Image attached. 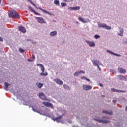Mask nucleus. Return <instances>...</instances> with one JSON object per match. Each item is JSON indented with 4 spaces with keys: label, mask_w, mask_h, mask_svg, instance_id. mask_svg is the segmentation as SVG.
<instances>
[{
    "label": "nucleus",
    "mask_w": 127,
    "mask_h": 127,
    "mask_svg": "<svg viewBox=\"0 0 127 127\" xmlns=\"http://www.w3.org/2000/svg\"><path fill=\"white\" fill-rule=\"evenodd\" d=\"M98 69H99V71H101V68H100V66H99V65L97 66Z\"/></svg>",
    "instance_id": "nucleus-40"
},
{
    "label": "nucleus",
    "mask_w": 127,
    "mask_h": 127,
    "mask_svg": "<svg viewBox=\"0 0 127 127\" xmlns=\"http://www.w3.org/2000/svg\"><path fill=\"white\" fill-rule=\"evenodd\" d=\"M118 78H119V80H121L122 81H124V80H126V77H125L123 75L118 76Z\"/></svg>",
    "instance_id": "nucleus-22"
},
{
    "label": "nucleus",
    "mask_w": 127,
    "mask_h": 127,
    "mask_svg": "<svg viewBox=\"0 0 127 127\" xmlns=\"http://www.w3.org/2000/svg\"><path fill=\"white\" fill-rule=\"evenodd\" d=\"M18 29L19 31H21V32H22L23 33H25L26 32V29L22 26H19L18 27Z\"/></svg>",
    "instance_id": "nucleus-9"
},
{
    "label": "nucleus",
    "mask_w": 127,
    "mask_h": 127,
    "mask_svg": "<svg viewBox=\"0 0 127 127\" xmlns=\"http://www.w3.org/2000/svg\"><path fill=\"white\" fill-rule=\"evenodd\" d=\"M54 4H55L56 5H59V4H60V2H59V0H55L54 1Z\"/></svg>",
    "instance_id": "nucleus-24"
},
{
    "label": "nucleus",
    "mask_w": 127,
    "mask_h": 127,
    "mask_svg": "<svg viewBox=\"0 0 127 127\" xmlns=\"http://www.w3.org/2000/svg\"><path fill=\"white\" fill-rule=\"evenodd\" d=\"M61 5L62 6V7H64L65 6H66V5H67V4L66 3H61Z\"/></svg>",
    "instance_id": "nucleus-30"
},
{
    "label": "nucleus",
    "mask_w": 127,
    "mask_h": 127,
    "mask_svg": "<svg viewBox=\"0 0 127 127\" xmlns=\"http://www.w3.org/2000/svg\"><path fill=\"white\" fill-rule=\"evenodd\" d=\"M36 85L38 88H42L43 87V84L41 83H37Z\"/></svg>",
    "instance_id": "nucleus-25"
},
{
    "label": "nucleus",
    "mask_w": 127,
    "mask_h": 127,
    "mask_svg": "<svg viewBox=\"0 0 127 127\" xmlns=\"http://www.w3.org/2000/svg\"><path fill=\"white\" fill-rule=\"evenodd\" d=\"M111 90L112 92H116L117 93H125V91L120 90H117L114 88H111Z\"/></svg>",
    "instance_id": "nucleus-13"
},
{
    "label": "nucleus",
    "mask_w": 127,
    "mask_h": 127,
    "mask_svg": "<svg viewBox=\"0 0 127 127\" xmlns=\"http://www.w3.org/2000/svg\"><path fill=\"white\" fill-rule=\"evenodd\" d=\"M99 85L100 87H103V84H102V83H99Z\"/></svg>",
    "instance_id": "nucleus-41"
},
{
    "label": "nucleus",
    "mask_w": 127,
    "mask_h": 127,
    "mask_svg": "<svg viewBox=\"0 0 127 127\" xmlns=\"http://www.w3.org/2000/svg\"><path fill=\"white\" fill-rule=\"evenodd\" d=\"M86 42L87 44H89L90 47H94L95 45V43L93 41L91 42L90 41L86 40Z\"/></svg>",
    "instance_id": "nucleus-11"
},
{
    "label": "nucleus",
    "mask_w": 127,
    "mask_h": 127,
    "mask_svg": "<svg viewBox=\"0 0 127 127\" xmlns=\"http://www.w3.org/2000/svg\"><path fill=\"white\" fill-rule=\"evenodd\" d=\"M28 1H29L30 2V3H31V4H32V5L34 6V7H35L37 9H40V10L43 11V12H44L45 13H47L48 14H49L50 15H52V14H51L50 12L46 11V10H44L41 8L37 7V6H36V5L34 3H33V2H32V1H31V0H28Z\"/></svg>",
    "instance_id": "nucleus-2"
},
{
    "label": "nucleus",
    "mask_w": 127,
    "mask_h": 127,
    "mask_svg": "<svg viewBox=\"0 0 127 127\" xmlns=\"http://www.w3.org/2000/svg\"><path fill=\"white\" fill-rule=\"evenodd\" d=\"M92 63L94 66H98L99 65V63H100V61L97 60H94L92 61Z\"/></svg>",
    "instance_id": "nucleus-12"
},
{
    "label": "nucleus",
    "mask_w": 127,
    "mask_h": 127,
    "mask_svg": "<svg viewBox=\"0 0 127 127\" xmlns=\"http://www.w3.org/2000/svg\"><path fill=\"white\" fill-rule=\"evenodd\" d=\"M29 10H31V11H32V12H33V13H34V14H35V15H40V14L37 12H36V11H35V10H34L32 7H29Z\"/></svg>",
    "instance_id": "nucleus-15"
},
{
    "label": "nucleus",
    "mask_w": 127,
    "mask_h": 127,
    "mask_svg": "<svg viewBox=\"0 0 127 127\" xmlns=\"http://www.w3.org/2000/svg\"><path fill=\"white\" fill-rule=\"evenodd\" d=\"M42 104L45 106V107H49L50 108H51V109H54V107H53V105L49 102H43Z\"/></svg>",
    "instance_id": "nucleus-6"
},
{
    "label": "nucleus",
    "mask_w": 127,
    "mask_h": 127,
    "mask_svg": "<svg viewBox=\"0 0 127 127\" xmlns=\"http://www.w3.org/2000/svg\"><path fill=\"white\" fill-rule=\"evenodd\" d=\"M0 3H1V0H0Z\"/></svg>",
    "instance_id": "nucleus-45"
},
{
    "label": "nucleus",
    "mask_w": 127,
    "mask_h": 127,
    "mask_svg": "<svg viewBox=\"0 0 127 127\" xmlns=\"http://www.w3.org/2000/svg\"><path fill=\"white\" fill-rule=\"evenodd\" d=\"M98 27H102V28H105V29L110 30L112 28L111 26H107L106 24H101L99 23L98 24Z\"/></svg>",
    "instance_id": "nucleus-4"
},
{
    "label": "nucleus",
    "mask_w": 127,
    "mask_h": 127,
    "mask_svg": "<svg viewBox=\"0 0 127 127\" xmlns=\"http://www.w3.org/2000/svg\"><path fill=\"white\" fill-rule=\"evenodd\" d=\"M54 81L58 85H60V86H61V85H63V81H62L60 79L56 78L54 80Z\"/></svg>",
    "instance_id": "nucleus-8"
},
{
    "label": "nucleus",
    "mask_w": 127,
    "mask_h": 127,
    "mask_svg": "<svg viewBox=\"0 0 127 127\" xmlns=\"http://www.w3.org/2000/svg\"><path fill=\"white\" fill-rule=\"evenodd\" d=\"M32 58L33 59V60H34V58H35V56H34V55H32Z\"/></svg>",
    "instance_id": "nucleus-39"
},
{
    "label": "nucleus",
    "mask_w": 127,
    "mask_h": 127,
    "mask_svg": "<svg viewBox=\"0 0 127 127\" xmlns=\"http://www.w3.org/2000/svg\"><path fill=\"white\" fill-rule=\"evenodd\" d=\"M19 51H20V52L21 53H23V52H24L25 51V50H24V49H23L21 48H20L19 49Z\"/></svg>",
    "instance_id": "nucleus-31"
},
{
    "label": "nucleus",
    "mask_w": 127,
    "mask_h": 127,
    "mask_svg": "<svg viewBox=\"0 0 127 127\" xmlns=\"http://www.w3.org/2000/svg\"><path fill=\"white\" fill-rule=\"evenodd\" d=\"M9 17L11 18H19V15L14 10L11 11L9 14Z\"/></svg>",
    "instance_id": "nucleus-1"
},
{
    "label": "nucleus",
    "mask_w": 127,
    "mask_h": 127,
    "mask_svg": "<svg viewBox=\"0 0 127 127\" xmlns=\"http://www.w3.org/2000/svg\"><path fill=\"white\" fill-rule=\"evenodd\" d=\"M62 115L59 116L58 117L55 118V117H52V119L53 121H56L57 123H59L60 121H59V120L62 118Z\"/></svg>",
    "instance_id": "nucleus-10"
},
{
    "label": "nucleus",
    "mask_w": 127,
    "mask_h": 127,
    "mask_svg": "<svg viewBox=\"0 0 127 127\" xmlns=\"http://www.w3.org/2000/svg\"><path fill=\"white\" fill-rule=\"evenodd\" d=\"M71 1H73V0H66V2H71Z\"/></svg>",
    "instance_id": "nucleus-37"
},
{
    "label": "nucleus",
    "mask_w": 127,
    "mask_h": 127,
    "mask_svg": "<svg viewBox=\"0 0 127 127\" xmlns=\"http://www.w3.org/2000/svg\"><path fill=\"white\" fill-rule=\"evenodd\" d=\"M37 66H38L39 67H40V68H41V70L42 71V72L40 73V75L41 76H47V75H48L47 72L44 73L45 68H44V66H43V65H42L41 64H38Z\"/></svg>",
    "instance_id": "nucleus-3"
},
{
    "label": "nucleus",
    "mask_w": 127,
    "mask_h": 127,
    "mask_svg": "<svg viewBox=\"0 0 127 127\" xmlns=\"http://www.w3.org/2000/svg\"><path fill=\"white\" fill-rule=\"evenodd\" d=\"M94 37L96 39H98L100 38V36L99 35H94Z\"/></svg>",
    "instance_id": "nucleus-34"
},
{
    "label": "nucleus",
    "mask_w": 127,
    "mask_h": 127,
    "mask_svg": "<svg viewBox=\"0 0 127 127\" xmlns=\"http://www.w3.org/2000/svg\"><path fill=\"white\" fill-rule=\"evenodd\" d=\"M107 51L108 52V53H111V54H113V55H116V56H121V55L116 54L109 50H107Z\"/></svg>",
    "instance_id": "nucleus-20"
},
{
    "label": "nucleus",
    "mask_w": 127,
    "mask_h": 127,
    "mask_svg": "<svg viewBox=\"0 0 127 127\" xmlns=\"http://www.w3.org/2000/svg\"><path fill=\"white\" fill-rule=\"evenodd\" d=\"M38 96L40 99L42 100H43V101H47V98H46V96H45V94L44 93L41 92L39 93L38 94Z\"/></svg>",
    "instance_id": "nucleus-5"
},
{
    "label": "nucleus",
    "mask_w": 127,
    "mask_h": 127,
    "mask_svg": "<svg viewBox=\"0 0 127 127\" xmlns=\"http://www.w3.org/2000/svg\"><path fill=\"white\" fill-rule=\"evenodd\" d=\"M81 7L77 6V7H73V10H80Z\"/></svg>",
    "instance_id": "nucleus-28"
},
{
    "label": "nucleus",
    "mask_w": 127,
    "mask_h": 127,
    "mask_svg": "<svg viewBox=\"0 0 127 127\" xmlns=\"http://www.w3.org/2000/svg\"><path fill=\"white\" fill-rule=\"evenodd\" d=\"M120 33L118 34V35H120V36H123L124 30H123V29L120 28Z\"/></svg>",
    "instance_id": "nucleus-27"
},
{
    "label": "nucleus",
    "mask_w": 127,
    "mask_h": 127,
    "mask_svg": "<svg viewBox=\"0 0 127 127\" xmlns=\"http://www.w3.org/2000/svg\"><path fill=\"white\" fill-rule=\"evenodd\" d=\"M64 1H65V2H67V0H63Z\"/></svg>",
    "instance_id": "nucleus-44"
},
{
    "label": "nucleus",
    "mask_w": 127,
    "mask_h": 127,
    "mask_svg": "<svg viewBox=\"0 0 127 127\" xmlns=\"http://www.w3.org/2000/svg\"><path fill=\"white\" fill-rule=\"evenodd\" d=\"M68 10H70V11H73V10H74V7H69L68 8Z\"/></svg>",
    "instance_id": "nucleus-32"
},
{
    "label": "nucleus",
    "mask_w": 127,
    "mask_h": 127,
    "mask_svg": "<svg viewBox=\"0 0 127 127\" xmlns=\"http://www.w3.org/2000/svg\"><path fill=\"white\" fill-rule=\"evenodd\" d=\"M78 19L79 21H81V22H83V23H86L87 21H86L83 18L81 17H79Z\"/></svg>",
    "instance_id": "nucleus-23"
},
{
    "label": "nucleus",
    "mask_w": 127,
    "mask_h": 127,
    "mask_svg": "<svg viewBox=\"0 0 127 127\" xmlns=\"http://www.w3.org/2000/svg\"><path fill=\"white\" fill-rule=\"evenodd\" d=\"M64 86V89H68V85H66V84H64L63 85Z\"/></svg>",
    "instance_id": "nucleus-36"
},
{
    "label": "nucleus",
    "mask_w": 127,
    "mask_h": 127,
    "mask_svg": "<svg viewBox=\"0 0 127 127\" xmlns=\"http://www.w3.org/2000/svg\"><path fill=\"white\" fill-rule=\"evenodd\" d=\"M79 71H77L74 74V76L75 77H78V76H79Z\"/></svg>",
    "instance_id": "nucleus-33"
},
{
    "label": "nucleus",
    "mask_w": 127,
    "mask_h": 127,
    "mask_svg": "<svg viewBox=\"0 0 127 127\" xmlns=\"http://www.w3.org/2000/svg\"><path fill=\"white\" fill-rule=\"evenodd\" d=\"M0 41H3V38L1 37H0Z\"/></svg>",
    "instance_id": "nucleus-38"
},
{
    "label": "nucleus",
    "mask_w": 127,
    "mask_h": 127,
    "mask_svg": "<svg viewBox=\"0 0 127 127\" xmlns=\"http://www.w3.org/2000/svg\"><path fill=\"white\" fill-rule=\"evenodd\" d=\"M82 87H83V90H84V91H89V90H92V88H93V87H92V86L87 85H85V84H83L82 85Z\"/></svg>",
    "instance_id": "nucleus-7"
},
{
    "label": "nucleus",
    "mask_w": 127,
    "mask_h": 127,
    "mask_svg": "<svg viewBox=\"0 0 127 127\" xmlns=\"http://www.w3.org/2000/svg\"><path fill=\"white\" fill-rule=\"evenodd\" d=\"M10 84L7 82H5L4 83V90L6 91H8V86H10Z\"/></svg>",
    "instance_id": "nucleus-16"
},
{
    "label": "nucleus",
    "mask_w": 127,
    "mask_h": 127,
    "mask_svg": "<svg viewBox=\"0 0 127 127\" xmlns=\"http://www.w3.org/2000/svg\"><path fill=\"white\" fill-rule=\"evenodd\" d=\"M37 20L39 23H44V20L42 18L38 17Z\"/></svg>",
    "instance_id": "nucleus-18"
},
{
    "label": "nucleus",
    "mask_w": 127,
    "mask_h": 127,
    "mask_svg": "<svg viewBox=\"0 0 127 127\" xmlns=\"http://www.w3.org/2000/svg\"><path fill=\"white\" fill-rule=\"evenodd\" d=\"M81 80H87L88 82H90V79H89V78H87V77H85V76H82L81 77Z\"/></svg>",
    "instance_id": "nucleus-26"
},
{
    "label": "nucleus",
    "mask_w": 127,
    "mask_h": 127,
    "mask_svg": "<svg viewBox=\"0 0 127 127\" xmlns=\"http://www.w3.org/2000/svg\"><path fill=\"white\" fill-rule=\"evenodd\" d=\"M32 110L34 112H36L37 113H38L39 114H40V111L36 110V109L33 108V107H32Z\"/></svg>",
    "instance_id": "nucleus-29"
},
{
    "label": "nucleus",
    "mask_w": 127,
    "mask_h": 127,
    "mask_svg": "<svg viewBox=\"0 0 127 127\" xmlns=\"http://www.w3.org/2000/svg\"><path fill=\"white\" fill-rule=\"evenodd\" d=\"M126 111H127V106H126Z\"/></svg>",
    "instance_id": "nucleus-43"
},
{
    "label": "nucleus",
    "mask_w": 127,
    "mask_h": 127,
    "mask_svg": "<svg viewBox=\"0 0 127 127\" xmlns=\"http://www.w3.org/2000/svg\"><path fill=\"white\" fill-rule=\"evenodd\" d=\"M57 35V32L56 31H52L50 33V35L51 36H55V35Z\"/></svg>",
    "instance_id": "nucleus-21"
},
{
    "label": "nucleus",
    "mask_w": 127,
    "mask_h": 127,
    "mask_svg": "<svg viewBox=\"0 0 127 127\" xmlns=\"http://www.w3.org/2000/svg\"><path fill=\"white\" fill-rule=\"evenodd\" d=\"M79 74H85V71L83 70L78 71Z\"/></svg>",
    "instance_id": "nucleus-35"
},
{
    "label": "nucleus",
    "mask_w": 127,
    "mask_h": 127,
    "mask_svg": "<svg viewBox=\"0 0 127 127\" xmlns=\"http://www.w3.org/2000/svg\"><path fill=\"white\" fill-rule=\"evenodd\" d=\"M116 102H117V101H116V100H113V102L114 104H115Z\"/></svg>",
    "instance_id": "nucleus-42"
},
{
    "label": "nucleus",
    "mask_w": 127,
    "mask_h": 127,
    "mask_svg": "<svg viewBox=\"0 0 127 127\" xmlns=\"http://www.w3.org/2000/svg\"><path fill=\"white\" fill-rule=\"evenodd\" d=\"M118 71H119V73H121L122 74H124V73H126V70L121 67H118Z\"/></svg>",
    "instance_id": "nucleus-17"
},
{
    "label": "nucleus",
    "mask_w": 127,
    "mask_h": 127,
    "mask_svg": "<svg viewBox=\"0 0 127 127\" xmlns=\"http://www.w3.org/2000/svg\"><path fill=\"white\" fill-rule=\"evenodd\" d=\"M102 113H103L104 114H108V115H113V112H112V111H107L106 110H103L102 111Z\"/></svg>",
    "instance_id": "nucleus-19"
},
{
    "label": "nucleus",
    "mask_w": 127,
    "mask_h": 127,
    "mask_svg": "<svg viewBox=\"0 0 127 127\" xmlns=\"http://www.w3.org/2000/svg\"><path fill=\"white\" fill-rule=\"evenodd\" d=\"M96 121H97V122H99V123H102V124H108V123H109V121L107 120L97 119Z\"/></svg>",
    "instance_id": "nucleus-14"
}]
</instances>
